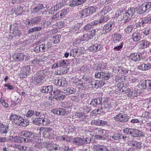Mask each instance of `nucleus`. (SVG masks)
Instances as JSON below:
<instances>
[{"label":"nucleus","mask_w":151,"mask_h":151,"mask_svg":"<svg viewBox=\"0 0 151 151\" xmlns=\"http://www.w3.org/2000/svg\"><path fill=\"white\" fill-rule=\"evenodd\" d=\"M151 7V2H146L141 4L137 10V13L142 14L145 13L146 11Z\"/></svg>","instance_id":"obj_3"},{"label":"nucleus","mask_w":151,"mask_h":151,"mask_svg":"<svg viewBox=\"0 0 151 151\" xmlns=\"http://www.w3.org/2000/svg\"><path fill=\"white\" fill-rule=\"evenodd\" d=\"M50 119L47 118L45 117V116H43L41 124L43 126H47L50 124Z\"/></svg>","instance_id":"obj_33"},{"label":"nucleus","mask_w":151,"mask_h":151,"mask_svg":"<svg viewBox=\"0 0 151 151\" xmlns=\"http://www.w3.org/2000/svg\"><path fill=\"white\" fill-rule=\"evenodd\" d=\"M111 138L115 140L120 141V133H115Z\"/></svg>","instance_id":"obj_58"},{"label":"nucleus","mask_w":151,"mask_h":151,"mask_svg":"<svg viewBox=\"0 0 151 151\" xmlns=\"http://www.w3.org/2000/svg\"><path fill=\"white\" fill-rule=\"evenodd\" d=\"M109 17L108 16H105L102 17L99 20H95L91 22L92 25L93 26L100 25L106 22L109 19Z\"/></svg>","instance_id":"obj_8"},{"label":"nucleus","mask_w":151,"mask_h":151,"mask_svg":"<svg viewBox=\"0 0 151 151\" xmlns=\"http://www.w3.org/2000/svg\"><path fill=\"white\" fill-rule=\"evenodd\" d=\"M105 145L100 144L94 145L93 146V151H101L104 146Z\"/></svg>","instance_id":"obj_29"},{"label":"nucleus","mask_w":151,"mask_h":151,"mask_svg":"<svg viewBox=\"0 0 151 151\" xmlns=\"http://www.w3.org/2000/svg\"><path fill=\"white\" fill-rule=\"evenodd\" d=\"M140 55L137 53H133L128 56L129 60L134 61H139L140 60Z\"/></svg>","instance_id":"obj_17"},{"label":"nucleus","mask_w":151,"mask_h":151,"mask_svg":"<svg viewBox=\"0 0 151 151\" xmlns=\"http://www.w3.org/2000/svg\"><path fill=\"white\" fill-rule=\"evenodd\" d=\"M43 116H44V115H43L42 116L33 119L32 121V123L38 125H40Z\"/></svg>","instance_id":"obj_31"},{"label":"nucleus","mask_w":151,"mask_h":151,"mask_svg":"<svg viewBox=\"0 0 151 151\" xmlns=\"http://www.w3.org/2000/svg\"><path fill=\"white\" fill-rule=\"evenodd\" d=\"M71 99L75 102H77L81 101V98L79 96V95L76 96H72L71 97Z\"/></svg>","instance_id":"obj_56"},{"label":"nucleus","mask_w":151,"mask_h":151,"mask_svg":"<svg viewBox=\"0 0 151 151\" xmlns=\"http://www.w3.org/2000/svg\"><path fill=\"white\" fill-rule=\"evenodd\" d=\"M133 28L132 25H128L124 29V32L126 34H128L130 33Z\"/></svg>","instance_id":"obj_39"},{"label":"nucleus","mask_w":151,"mask_h":151,"mask_svg":"<svg viewBox=\"0 0 151 151\" xmlns=\"http://www.w3.org/2000/svg\"><path fill=\"white\" fill-rule=\"evenodd\" d=\"M42 20L41 16L35 17L31 19V22L32 24H37Z\"/></svg>","instance_id":"obj_32"},{"label":"nucleus","mask_w":151,"mask_h":151,"mask_svg":"<svg viewBox=\"0 0 151 151\" xmlns=\"http://www.w3.org/2000/svg\"><path fill=\"white\" fill-rule=\"evenodd\" d=\"M61 82H62L61 79H58V78L56 79L54 82V83L56 86H61Z\"/></svg>","instance_id":"obj_61"},{"label":"nucleus","mask_w":151,"mask_h":151,"mask_svg":"<svg viewBox=\"0 0 151 151\" xmlns=\"http://www.w3.org/2000/svg\"><path fill=\"white\" fill-rule=\"evenodd\" d=\"M94 132L96 134L98 135H103L105 136L108 135L109 131L106 130L101 128H96L93 129Z\"/></svg>","instance_id":"obj_13"},{"label":"nucleus","mask_w":151,"mask_h":151,"mask_svg":"<svg viewBox=\"0 0 151 151\" xmlns=\"http://www.w3.org/2000/svg\"><path fill=\"white\" fill-rule=\"evenodd\" d=\"M10 32L12 33L14 37L18 36L21 34V30L18 29L17 26H16L13 24H11L10 26Z\"/></svg>","instance_id":"obj_7"},{"label":"nucleus","mask_w":151,"mask_h":151,"mask_svg":"<svg viewBox=\"0 0 151 151\" xmlns=\"http://www.w3.org/2000/svg\"><path fill=\"white\" fill-rule=\"evenodd\" d=\"M40 52H44L47 50L48 48L52 47L50 43H47L46 44H42L39 45Z\"/></svg>","instance_id":"obj_15"},{"label":"nucleus","mask_w":151,"mask_h":151,"mask_svg":"<svg viewBox=\"0 0 151 151\" xmlns=\"http://www.w3.org/2000/svg\"><path fill=\"white\" fill-rule=\"evenodd\" d=\"M147 80H145L141 84H139L138 86L139 88L140 89H147Z\"/></svg>","instance_id":"obj_38"},{"label":"nucleus","mask_w":151,"mask_h":151,"mask_svg":"<svg viewBox=\"0 0 151 151\" xmlns=\"http://www.w3.org/2000/svg\"><path fill=\"white\" fill-rule=\"evenodd\" d=\"M88 10V12L90 15L92 14L96 11V9L95 7L93 6H90L87 8Z\"/></svg>","instance_id":"obj_54"},{"label":"nucleus","mask_w":151,"mask_h":151,"mask_svg":"<svg viewBox=\"0 0 151 151\" xmlns=\"http://www.w3.org/2000/svg\"><path fill=\"white\" fill-rule=\"evenodd\" d=\"M49 71L47 70H42L36 74L33 80L35 84L40 83L44 78L45 76L49 74Z\"/></svg>","instance_id":"obj_2"},{"label":"nucleus","mask_w":151,"mask_h":151,"mask_svg":"<svg viewBox=\"0 0 151 151\" xmlns=\"http://www.w3.org/2000/svg\"><path fill=\"white\" fill-rule=\"evenodd\" d=\"M108 135L105 136L104 134L103 135H98L96 134L94 137V138L98 140H104L105 139L106 137H107Z\"/></svg>","instance_id":"obj_43"},{"label":"nucleus","mask_w":151,"mask_h":151,"mask_svg":"<svg viewBox=\"0 0 151 151\" xmlns=\"http://www.w3.org/2000/svg\"><path fill=\"white\" fill-rule=\"evenodd\" d=\"M19 118V116H17L15 114H12L11 116L10 117V120L12 121V123H14L15 121Z\"/></svg>","instance_id":"obj_50"},{"label":"nucleus","mask_w":151,"mask_h":151,"mask_svg":"<svg viewBox=\"0 0 151 151\" xmlns=\"http://www.w3.org/2000/svg\"><path fill=\"white\" fill-rule=\"evenodd\" d=\"M117 106L115 101L113 100H110L108 98L104 99L103 103L101 104V107L100 109L102 112L104 113L109 111L111 108H115Z\"/></svg>","instance_id":"obj_1"},{"label":"nucleus","mask_w":151,"mask_h":151,"mask_svg":"<svg viewBox=\"0 0 151 151\" xmlns=\"http://www.w3.org/2000/svg\"><path fill=\"white\" fill-rule=\"evenodd\" d=\"M23 137L20 136H14L13 138L14 141L17 143L22 142Z\"/></svg>","instance_id":"obj_40"},{"label":"nucleus","mask_w":151,"mask_h":151,"mask_svg":"<svg viewBox=\"0 0 151 151\" xmlns=\"http://www.w3.org/2000/svg\"><path fill=\"white\" fill-rule=\"evenodd\" d=\"M66 60H61L58 62L59 67H66L67 66Z\"/></svg>","instance_id":"obj_48"},{"label":"nucleus","mask_w":151,"mask_h":151,"mask_svg":"<svg viewBox=\"0 0 151 151\" xmlns=\"http://www.w3.org/2000/svg\"><path fill=\"white\" fill-rule=\"evenodd\" d=\"M53 86H44L41 88V91L43 93H49L52 95Z\"/></svg>","instance_id":"obj_11"},{"label":"nucleus","mask_w":151,"mask_h":151,"mask_svg":"<svg viewBox=\"0 0 151 151\" xmlns=\"http://www.w3.org/2000/svg\"><path fill=\"white\" fill-rule=\"evenodd\" d=\"M58 109V115H66V111L65 109L60 108Z\"/></svg>","instance_id":"obj_47"},{"label":"nucleus","mask_w":151,"mask_h":151,"mask_svg":"<svg viewBox=\"0 0 151 151\" xmlns=\"http://www.w3.org/2000/svg\"><path fill=\"white\" fill-rule=\"evenodd\" d=\"M23 120V119L20 116H19V118L16 120L13 123L14 124H17L18 126H20L21 124V123L22 122V121Z\"/></svg>","instance_id":"obj_51"},{"label":"nucleus","mask_w":151,"mask_h":151,"mask_svg":"<svg viewBox=\"0 0 151 151\" xmlns=\"http://www.w3.org/2000/svg\"><path fill=\"white\" fill-rule=\"evenodd\" d=\"M151 67L150 65L148 63L147 64H142L138 66V69L142 70H146L150 69Z\"/></svg>","instance_id":"obj_24"},{"label":"nucleus","mask_w":151,"mask_h":151,"mask_svg":"<svg viewBox=\"0 0 151 151\" xmlns=\"http://www.w3.org/2000/svg\"><path fill=\"white\" fill-rule=\"evenodd\" d=\"M80 70L84 72H86L89 70V66L86 65H84L83 66L80 68Z\"/></svg>","instance_id":"obj_53"},{"label":"nucleus","mask_w":151,"mask_h":151,"mask_svg":"<svg viewBox=\"0 0 151 151\" xmlns=\"http://www.w3.org/2000/svg\"><path fill=\"white\" fill-rule=\"evenodd\" d=\"M102 49L101 46L100 45L95 44L91 46L88 49L90 51L95 52L100 51Z\"/></svg>","instance_id":"obj_12"},{"label":"nucleus","mask_w":151,"mask_h":151,"mask_svg":"<svg viewBox=\"0 0 151 151\" xmlns=\"http://www.w3.org/2000/svg\"><path fill=\"white\" fill-rule=\"evenodd\" d=\"M63 6V4L62 3H58L54 6L55 10L57 11L61 9Z\"/></svg>","instance_id":"obj_57"},{"label":"nucleus","mask_w":151,"mask_h":151,"mask_svg":"<svg viewBox=\"0 0 151 151\" xmlns=\"http://www.w3.org/2000/svg\"><path fill=\"white\" fill-rule=\"evenodd\" d=\"M34 115L37 117H41L42 116V113L40 111L34 110Z\"/></svg>","instance_id":"obj_62"},{"label":"nucleus","mask_w":151,"mask_h":151,"mask_svg":"<svg viewBox=\"0 0 151 151\" xmlns=\"http://www.w3.org/2000/svg\"><path fill=\"white\" fill-rule=\"evenodd\" d=\"M102 99L101 98H99L93 99L90 103V104L93 106H95L101 103Z\"/></svg>","instance_id":"obj_26"},{"label":"nucleus","mask_w":151,"mask_h":151,"mask_svg":"<svg viewBox=\"0 0 151 151\" xmlns=\"http://www.w3.org/2000/svg\"><path fill=\"white\" fill-rule=\"evenodd\" d=\"M122 38L121 35L120 34H115L114 35L113 42L116 43L117 42H119Z\"/></svg>","instance_id":"obj_36"},{"label":"nucleus","mask_w":151,"mask_h":151,"mask_svg":"<svg viewBox=\"0 0 151 151\" xmlns=\"http://www.w3.org/2000/svg\"><path fill=\"white\" fill-rule=\"evenodd\" d=\"M73 142L74 144L78 145H84V142L83 138L77 137L73 139Z\"/></svg>","instance_id":"obj_19"},{"label":"nucleus","mask_w":151,"mask_h":151,"mask_svg":"<svg viewBox=\"0 0 151 151\" xmlns=\"http://www.w3.org/2000/svg\"><path fill=\"white\" fill-rule=\"evenodd\" d=\"M135 12V8L134 7H132L129 8L128 11L127 12L132 17V16L134 14Z\"/></svg>","instance_id":"obj_49"},{"label":"nucleus","mask_w":151,"mask_h":151,"mask_svg":"<svg viewBox=\"0 0 151 151\" xmlns=\"http://www.w3.org/2000/svg\"><path fill=\"white\" fill-rule=\"evenodd\" d=\"M123 19H124L126 20L127 21L129 22L131 18V17L130 15L127 13L126 12L124 14Z\"/></svg>","instance_id":"obj_52"},{"label":"nucleus","mask_w":151,"mask_h":151,"mask_svg":"<svg viewBox=\"0 0 151 151\" xmlns=\"http://www.w3.org/2000/svg\"><path fill=\"white\" fill-rule=\"evenodd\" d=\"M9 126L7 125H4L0 123V133L2 134H6L7 133Z\"/></svg>","instance_id":"obj_18"},{"label":"nucleus","mask_w":151,"mask_h":151,"mask_svg":"<svg viewBox=\"0 0 151 151\" xmlns=\"http://www.w3.org/2000/svg\"><path fill=\"white\" fill-rule=\"evenodd\" d=\"M31 132H29L27 130H25L20 133V135L22 136L29 137Z\"/></svg>","instance_id":"obj_41"},{"label":"nucleus","mask_w":151,"mask_h":151,"mask_svg":"<svg viewBox=\"0 0 151 151\" xmlns=\"http://www.w3.org/2000/svg\"><path fill=\"white\" fill-rule=\"evenodd\" d=\"M141 143L139 142H137L134 140L132 141L131 143V146L140 149L141 147Z\"/></svg>","instance_id":"obj_37"},{"label":"nucleus","mask_w":151,"mask_h":151,"mask_svg":"<svg viewBox=\"0 0 151 151\" xmlns=\"http://www.w3.org/2000/svg\"><path fill=\"white\" fill-rule=\"evenodd\" d=\"M52 129L50 128L41 127L39 129V133L42 132L43 136L46 138H49L50 137V132Z\"/></svg>","instance_id":"obj_5"},{"label":"nucleus","mask_w":151,"mask_h":151,"mask_svg":"<svg viewBox=\"0 0 151 151\" xmlns=\"http://www.w3.org/2000/svg\"><path fill=\"white\" fill-rule=\"evenodd\" d=\"M114 26V24L112 22H109L105 25L104 27V29L105 30L106 32H109Z\"/></svg>","instance_id":"obj_14"},{"label":"nucleus","mask_w":151,"mask_h":151,"mask_svg":"<svg viewBox=\"0 0 151 151\" xmlns=\"http://www.w3.org/2000/svg\"><path fill=\"white\" fill-rule=\"evenodd\" d=\"M90 15L88 10L87 8L82 10L80 12L79 15V17H82L83 18H85Z\"/></svg>","instance_id":"obj_23"},{"label":"nucleus","mask_w":151,"mask_h":151,"mask_svg":"<svg viewBox=\"0 0 151 151\" xmlns=\"http://www.w3.org/2000/svg\"><path fill=\"white\" fill-rule=\"evenodd\" d=\"M96 32V31L95 29H93L91 31H90L88 32L89 36L91 37V39L93 37L95 36Z\"/></svg>","instance_id":"obj_63"},{"label":"nucleus","mask_w":151,"mask_h":151,"mask_svg":"<svg viewBox=\"0 0 151 151\" xmlns=\"http://www.w3.org/2000/svg\"><path fill=\"white\" fill-rule=\"evenodd\" d=\"M24 55L23 53H18L16 54L14 56V58L16 61L23 60L24 59Z\"/></svg>","instance_id":"obj_25"},{"label":"nucleus","mask_w":151,"mask_h":151,"mask_svg":"<svg viewBox=\"0 0 151 151\" xmlns=\"http://www.w3.org/2000/svg\"><path fill=\"white\" fill-rule=\"evenodd\" d=\"M150 45L149 42L145 40H142L139 42V47L140 48H144L148 47Z\"/></svg>","instance_id":"obj_21"},{"label":"nucleus","mask_w":151,"mask_h":151,"mask_svg":"<svg viewBox=\"0 0 151 151\" xmlns=\"http://www.w3.org/2000/svg\"><path fill=\"white\" fill-rule=\"evenodd\" d=\"M79 40H78L76 41V42L78 43L80 42L83 41L84 40H88L91 39V37L88 32L87 34L84 35L80 37Z\"/></svg>","instance_id":"obj_22"},{"label":"nucleus","mask_w":151,"mask_h":151,"mask_svg":"<svg viewBox=\"0 0 151 151\" xmlns=\"http://www.w3.org/2000/svg\"><path fill=\"white\" fill-rule=\"evenodd\" d=\"M60 14V17L61 18L63 17L67 13V11L66 9H63L59 12Z\"/></svg>","instance_id":"obj_59"},{"label":"nucleus","mask_w":151,"mask_h":151,"mask_svg":"<svg viewBox=\"0 0 151 151\" xmlns=\"http://www.w3.org/2000/svg\"><path fill=\"white\" fill-rule=\"evenodd\" d=\"M83 141L84 142V145L86 143H90L91 140V137L83 136Z\"/></svg>","instance_id":"obj_46"},{"label":"nucleus","mask_w":151,"mask_h":151,"mask_svg":"<svg viewBox=\"0 0 151 151\" xmlns=\"http://www.w3.org/2000/svg\"><path fill=\"white\" fill-rule=\"evenodd\" d=\"M102 74L101 79L105 81L108 80L111 77V73H109L103 72H102Z\"/></svg>","instance_id":"obj_30"},{"label":"nucleus","mask_w":151,"mask_h":151,"mask_svg":"<svg viewBox=\"0 0 151 151\" xmlns=\"http://www.w3.org/2000/svg\"><path fill=\"white\" fill-rule=\"evenodd\" d=\"M83 53V51L81 49V48L79 47L76 49L71 50L70 52V56H72L74 57H78L81 55Z\"/></svg>","instance_id":"obj_6"},{"label":"nucleus","mask_w":151,"mask_h":151,"mask_svg":"<svg viewBox=\"0 0 151 151\" xmlns=\"http://www.w3.org/2000/svg\"><path fill=\"white\" fill-rule=\"evenodd\" d=\"M31 71L30 66L29 65L27 66L25 68H24L22 72L23 73L25 76H27V75L29 74Z\"/></svg>","instance_id":"obj_35"},{"label":"nucleus","mask_w":151,"mask_h":151,"mask_svg":"<svg viewBox=\"0 0 151 151\" xmlns=\"http://www.w3.org/2000/svg\"><path fill=\"white\" fill-rule=\"evenodd\" d=\"M40 62V60L36 58L31 61L30 62V64L32 65H35L38 64Z\"/></svg>","instance_id":"obj_55"},{"label":"nucleus","mask_w":151,"mask_h":151,"mask_svg":"<svg viewBox=\"0 0 151 151\" xmlns=\"http://www.w3.org/2000/svg\"><path fill=\"white\" fill-rule=\"evenodd\" d=\"M61 37V35H57L53 37V40L54 44L58 43L60 41V40Z\"/></svg>","instance_id":"obj_44"},{"label":"nucleus","mask_w":151,"mask_h":151,"mask_svg":"<svg viewBox=\"0 0 151 151\" xmlns=\"http://www.w3.org/2000/svg\"><path fill=\"white\" fill-rule=\"evenodd\" d=\"M133 129L131 128H126L124 129L123 130V133L127 134H129L132 135Z\"/></svg>","instance_id":"obj_34"},{"label":"nucleus","mask_w":151,"mask_h":151,"mask_svg":"<svg viewBox=\"0 0 151 151\" xmlns=\"http://www.w3.org/2000/svg\"><path fill=\"white\" fill-rule=\"evenodd\" d=\"M56 140L59 141L61 142H65V141H69V138L68 136L65 135L63 136H58L56 138Z\"/></svg>","instance_id":"obj_27"},{"label":"nucleus","mask_w":151,"mask_h":151,"mask_svg":"<svg viewBox=\"0 0 151 151\" xmlns=\"http://www.w3.org/2000/svg\"><path fill=\"white\" fill-rule=\"evenodd\" d=\"M59 145L53 144L50 146V151H58L59 148Z\"/></svg>","instance_id":"obj_42"},{"label":"nucleus","mask_w":151,"mask_h":151,"mask_svg":"<svg viewBox=\"0 0 151 151\" xmlns=\"http://www.w3.org/2000/svg\"><path fill=\"white\" fill-rule=\"evenodd\" d=\"M128 139V137L124 134L120 133V141H125Z\"/></svg>","instance_id":"obj_60"},{"label":"nucleus","mask_w":151,"mask_h":151,"mask_svg":"<svg viewBox=\"0 0 151 151\" xmlns=\"http://www.w3.org/2000/svg\"><path fill=\"white\" fill-rule=\"evenodd\" d=\"M45 8L43 4H38L37 6L33 9V12L34 13H38L40 14V11Z\"/></svg>","instance_id":"obj_20"},{"label":"nucleus","mask_w":151,"mask_h":151,"mask_svg":"<svg viewBox=\"0 0 151 151\" xmlns=\"http://www.w3.org/2000/svg\"><path fill=\"white\" fill-rule=\"evenodd\" d=\"M133 131H132V136L135 137H144L145 135L143 133L139 130L133 129Z\"/></svg>","instance_id":"obj_16"},{"label":"nucleus","mask_w":151,"mask_h":151,"mask_svg":"<svg viewBox=\"0 0 151 151\" xmlns=\"http://www.w3.org/2000/svg\"><path fill=\"white\" fill-rule=\"evenodd\" d=\"M86 0H73L70 1L69 5L71 7H74L81 5L86 1Z\"/></svg>","instance_id":"obj_9"},{"label":"nucleus","mask_w":151,"mask_h":151,"mask_svg":"<svg viewBox=\"0 0 151 151\" xmlns=\"http://www.w3.org/2000/svg\"><path fill=\"white\" fill-rule=\"evenodd\" d=\"M97 80L91 81L90 82V86L91 87L93 88H97L98 87V86L97 85Z\"/></svg>","instance_id":"obj_45"},{"label":"nucleus","mask_w":151,"mask_h":151,"mask_svg":"<svg viewBox=\"0 0 151 151\" xmlns=\"http://www.w3.org/2000/svg\"><path fill=\"white\" fill-rule=\"evenodd\" d=\"M34 110H29L28 111L26 114L27 117H30L33 115H34Z\"/></svg>","instance_id":"obj_64"},{"label":"nucleus","mask_w":151,"mask_h":151,"mask_svg":"<svg viewBox=\"0 0 151 151\" xmlns=\"http://www.w3.org/2000/svg\"><path fill=\"white\" fill-rule=\"evenodd\" d=\"M142 33L136 32L132 34V39L134 42H137L141 39L142 37Z\"/></svg>","instance_id":"obj_10"},{"label":"nucleus","mask_w":151,"mask_h":151,"mask_svg":"<svg viewBox=\"0 0 151 151\" xmlns=\"http://www.w3.org/2000/svg\"><path fill=\"white\" fill-rule=\"evenodd\" d=\"M114 120L116 122L122 123H126L128 122L130 118L126 114H119L114 117Z\"/></svg>","instance_id":"obj_4"},{"label":"nucleus","mask_w":151,"mask_h":151,"mask_svg":"<svg viewBox=\"0 0 151 151\" xmlns=\"http://www.w3.org/2000/svg\"><path fill=\"white\" fill-rule=\"evenodd\" d=\"M105 145L100 144L94 145L93 146V151H101L104 146Z\"/></svg>","instance_id":"obj_28"}]
</instances>
